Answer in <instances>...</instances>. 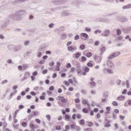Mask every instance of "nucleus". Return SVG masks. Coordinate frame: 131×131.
<instances>
[{
    "label": "nucleus",
    "instance_id": "42",
    "mask_svg": "<svg viewBox=\"0 0 131 131\" xmlns=\"http://www.w3.org/2000/svg\"><path fill=\"white\" fill-rule=\"evenodd\" d=\"M77 66V70H80V68H81V67L80 66V63L79 62H78L76 64Z\"/></svg>",
    "mask_w": 131,
    "mask_h": 131
},
{
    "label": "nucleus",
    "instance_id": "17",
    "mask_svg": "<svg viewBox=\"0 0 131 131\" xmlns=\"http://www.w3.org/2000/svg\"><path fill=\"white\" fill-rule=\"evenodd\" d=\"M7 21V22L6 23H4L3 25H2V28L3 29H5L6 27H7V26H8V24H9V22H8V20H6Z\"/></svg>",
    "mask_w": 131,
    "mask_h": 131
},
{
    "label": "nucleus",
    "instance_id": "3",
    "mask_svg": "<svg viewBox=\"0 0 131 131\" xmlns=\"http://www.w3.org/2000/svg\"><path fill=\"white\" fill-rule=\"evenodd\" d=\"M101 36L104 37H109L110 36V31L108 29H105L103 31V33L101 34Z\"/></svg>",
    "mask_w": 131,
    "mask_h": 131
},
{
    "label": "nucleus",
    "instance_id": "14",
    "mask_svg": "<svg viewBox=\"0 0 131 131\" xmlns=\"http://www.w3.org/2000/svg\"><path fill=\"white\" fill-rule=\"evenodd\" d=\"M93 60H90L89 61L87 64L86 66L88 67H93L94 66V64H93Z\"/></svg>",
    "mask_w": 131,
    "mask_h": 131
},
{
    "label": "nucleus",
    "instance_id": "26",
    "mask_svg": "<svg viewBox=\"0 0 131 131\" xmlns=\"http://www.w3.org/2000/svg\"><path fill=\"white\" fill-rule=\"evenodd\" d=\"M92 56H93V53L91 52H88L86 54V57H87V58H91Z\"/></svg>",
    "mask_w": 131,
    "mask_h": 131
},
{
    "label": "nucleus",
    "instance_id": "62",
    "mask_svg": "<svg viewBox=\"0 0 131 131\" xmlns=\"http://www.w3.org/2000/svg\"><path fill=\"white\" fill-rule=\"evenodd\" d=\"M30 95L31 96H36V93L35 92H34V91H32L30 92Z\"/></svg>",
    "mask_w": 131,
    "mask_h": 131
},
{
    "label": "nucleus",
    "instance_id": "29",
    "mask_svg": "<svg viewBox=\"0 0 131 131\" xmlns=\"http://www.w3.org/2000/svg\"><path fill=\"white\" fill-rule=\"evenodd\" d=\"M77 72L78 76L80 77L82 75V73H81V70H77Z\"/></svg>",
    "mask_w": 131,
    "mask_h": 131
},
{
    "label": "nucleus",
    "instance_id": "46",
    "mask_svg": "<svg viewBox=\"0 0 131 131\" xmlns=\"http://www.w3.org/2000/svg\"><path fill=\"white\" fill-rule=\"evenodd\" d=\"M116 83L117 85H120V83H121V80L117 79Z\"/></svg>",
    "mask_w": 131,
    "mask_h": 131
},
{
    "label": "nucleus",
    "instance_id": "23",
    "mask_svg": "<svg viewBox=\"0 0 131 131\" xmlns=\"http://www.w3.org/2000/svg\"><path fill=\"white\" fill-rule=\"evenodd\" d=\"M79 123L80 125H83L85 123L84 119L80 120L79 121Z\"/></svg>",
    "mask_w": 131,
    "mask_h": 131
},
{
    "label": "nucleus",
    "instance_id": "11",
    "mask_svg": "<svg viewBox=\"0 0 131 131\" xmlns=\"http://www.w3.org/2000/svg\"><path fill=\"white\" fill-rule=\"evenodd\" d=\"M71 119V116L68 114H66L64 115V120L66 121H69V119Z\"/></svg>",
    "mask_w": 131,
    "mask_h": 131
},
{
    "label": "nucleus",
    "instance_id": "44",
    "mask_svg": "<svg viewBox=\"0 0 131 131\" xmlns=\"http://www.w3.org/2000/svg\"><path fill=\"white\" fill-rule=\"evenodd\" d=\"M85 31H86V32H91V31H92V29L90 28L86 27L85 28Z\"/></svg>",
    "mask_w": 131,
    "mask_h": 131
},
{
    "label": "nucleus",
    "instance_id": "15",
    "mask_svg": "<svg viewBox=\"0 0 131 131\" xmlns=\"http://www.w3.org/2000/svg\"><path fill=\"white\" fill-rule=\"evenodd\" d=\"M121 17H117V19H118V20H120V19H119L118 18H121ZM127 20H128V19L127 18V17H121V22H125V21H127Z\"/></svg>",
    "mask_w": 131,
    "mask_h": 131
},
{
    "label": "nucleus",
    "instance_id": "31",
    "mask_svg": "<svg viewBox=\"0 0 131 131\" xmlns=\"http://www.w3.org/2000/svg\"><path fill=\"white\" fill-rule=\"evenodd\" d=\"M75 130L76 131H80L81 130V128H80V127L79 126H77V125H76V126L75 127Z\"/></svg>",
    "mask_w": 131,
    "mask_h": 131
},
{
    "label": "nucleus",
    "instance_id": "61",
    "mask_svg": "<svg viewBox=\"0 0 131 131\" xmlns=\"http://www.w3.org/2000/svg\"><path fill=\"white\" fill-rule=\"evenodd\" d=\"M6 83H8V80L6 79V80H4L2 82H1V84H5Z\"/></svg>",
    "mask_w": 131,
    "mask_h": 131
},
{
    "label": "nucleus",
    "instance_id": "22",
    "mask_svg": "<svg viewBox=\"0 0 131 131\" xmlns=\"http://www.w3.org/2000/svg\"><path fill=\"white\" fill-rule=\"evenodd\" d=\"M113 54H114L115 58H116V57H118V56L120 55V52H113Z\"/></svg>",
    "mask_w": 131,
    "mask_h": 131
},
{
    "label": "nucleus",
    "instance_id": "64",
    "mask_svg": "<svg viewBox=\"0 0 131 131\" xmlns=\"http://www.w3.org/2000/svg\"><path fill=\"white\" fill-rule=\"evenodd\" d=\"M84 131H93V128H86L84 129Z\"/></svg>",
    "mask_w": 131,
    "mask_h": 131
},
{
    "label": "nucleus",
    "instance_id": "12",
    "mask_svg": "<svg viewBox=\"0 0 131 131\" xmlns=\"http://www.w3.org/2000/svg\"><path fill=\"white\" fill-rule=\"evenodd\" d=\"M47 47L43 45H41L38 50V52H41V51H44L45 49H46Z\"/></svg>",
    "mask_w": 131,
    "mask_h": 131
},
{
    "label": "nucleus",
    "instance_id": "37",
    "mask_svg": "<svg viewBox=\"0 0 131 131\" xmlns=\"http://www.w3.org/2000/svg\"><path fill=\"white\" fill-rule=\"evenodd\" d=\"M21 125L23 127H26V126H27V123L26 122H23L21 123Z\"/></svg>",
    "mask_w": 131,
    "mask_h": 131
},
{
    "label": "nucleus",
    "instance_id": "2",
    "mask_svg": "<svg viewBox=\"0 0 131 131\" xmlns=\"http://www.w3.org/2000/svg\"><path fill=\"white\" fill-rule=\"evenodd\" d=\"M6 21H7V22H12L13 21H19V20L15 13V14L9 15L6 19Z\"/></svg>",
    "mask_w": 131,
    "mask_h": 131
},
{
    "label": "nucleus",
    "instance_id": "9",
    "mask_svg": "<svg viewBox=\"0 0 131 131\" xmlns=\"http://www.w3.org/2000/svg\"><path fill=\"white\" fill-rule=\"evenodd\" d=\"M123 10H128L131 9V4H128L126 5H125L122 7Z\"/></svg>",
    "mask_w": 131,
    "mask_h": 131
},
{
    "label": "nucleus",
    "instance_id": "63",
    "mask_svg": "<svg viewBox=\"0 0 131 131\" xmlns=\"http://www.w3.org/2000/svg\"><path fill=\"white\" fill-rule=\"evenodd\" d=\"M56 130H61V126H60V125L56 126Z\"/></svg>",
    "mask_w": 131,
    "mask_h": 131
},
{
    "label": "nucleus",
    "instance_id": "38",
    "mask_svg": "<svg viewBox=\"0 0 131 131\" xmlns=\"http://www.w3.org/2000/svg\"><path fill=\"white\" fill-rule=\"evenodd\" d=\"M63 83L64 84H65V85H66V86H69V85H70V83H69V82L67 80H64L63 81Z\"/></svg>",
    "mask_w": 131,
    "mask_h": 131
},
{
    "label": "nucleus",
    "instance_id": "28",
    "mask_svg": "<svg viewBox=\"0 0 131 131\" xmlns=\"http://www.w3.org/2000/svg\"><path fill=\"white\" fill-rule=\"evenodd\" d=\"M114 58H115L114 55L112 53L107 57V59L108 60H112V59H114Z\"/></svg>",
    "mask_w": 131,
    "mask_h": 131
},
{
    "label": "nucleus",
    "instance_id": "18",
    "mask_svg": "<svg viewBox=\"0 0 131 131\" xmlns=\"http://www.w3.org/2000/svg\"><path fill=\"white\" fill-rule=\"evenodd\" d=\"M21 49L22 48L21 47V46L19 45L15 47V52H19V51H20Z\"/></svg>",
    "mask_w": 131,
    "mask_h": 131
},
{
    "label": "nucleus",
    "instance_id": "30",
    "mask_svg": "<svg viewBox=\"0 0 131 131\" xmlns=\"http://www.w3.org/2000/svg\"><path fill=\"white\" fill-rule=\"evenodd\" d=\"M82 111L83 113H84L85 114L89 113V110L86 109V108H82Z\"/></svg>",
    "mask_w": 131,
    "mask_h": 131
},
{
    "label": "nucleus",
    "instance_id": "19",
    "mask_svg": "<svg viewBox=\"0 0 131 131\" xmlns=\"http://www.w3.org/2000/svg\"><path fill=\"white\" fill-rule=\"evenodd\" d=\"M30 128L32 129L33 131H34V129L36 128V127H35V125L33 123H31L30 124Z\"/></svg>",
    "mask_w": 131,
    "mask_h": 131
},
{
    "label": "nucleus",
    "instance_id": "7",
    "mask_svg": "<svg viewBox=\"0 0 131 131\" xmlns=\"http://www.w3.org/2000/svg\"><path fill=\"white\" fill-rule=\"evenodd\" d=\"M107 65L108 67L110 68H111L112 69H114V68L115 67V66H114V63L111 60L107 61Z\"/></svg>",
    "mask_w": 131,
    "mask_h": 131
},
{
    "label": "nucleus",
    "instance_id": "45",
    "mask_svg": "<svg viewBox=\"0 0 131 131\" xmlns=\"http://www.w3.org/2000/svg\"><path fill=\"white\" fill-rule=\"evenodd\" d=\"M25 76H26L28 78H29V77H30V74L29 72H27L25 73Z\"/></svg>",
    "mask_w": 131,
    "mask_h": 131
},
{
    "label": "nucleus",
    "instance_id": "20",
    "mask_svg": "<svg viewBox=\"0 0 131 131\" xmlns=\"http://www.w3.org/2000/svg\"><path fill=\"white\" fill-rule=\"evenodd\" d=\"M61 39H66L67 38V34L63 33L61 36Z\"/></svg>",
    "mask_w": 131,
    "mask_h": 131
},
{
    "label": "nucleus",
    "instance_id": "35",
    "mask_svg": "<svg viewBox=\"0 0 131 131\" xmlns=\"http://www.w3.org/2000/svg\"><path fill=\"white\" fill-rule=\"evenodd\" d=\"M87 123H88V126H89V127H92V126L94 125V123L92 121H87Z\"/></svg>",
    "mask_w": 131,
    "mask_h": 131
},
{
    "label": "nucleus",
    "instance_id": "41",
    "mask_svg": "<svg viewBox=\"0 0 131 131\" xmlns=\"http://www.w3.org/2000/svg\"><path fill=\"white\" fill-rule=\"evenodd\" d=\"M104 120L106 121V123L110 124L111 123V120L107 119V118H104Z\"/></svg>",
    "mask_w": 131,
    "mask_h": 131
},
{
    "label": "nucleus",
    "instance_id": "57",
    "mask_svg": "<svg viewBox=\"0 0 131 131\" xmlns=\"http://www.w3.org/2000/svg\"><path fill=\"white\" fill-rule=\"evenodd\" d=\"M112 105H113V106H117L118 105V103L116 101H114L112 102Z\"/></svg>",
    "mask_w": 131,
    "mask_h": 131
},
{
    "label": "nucleus",
    "instance_id": "55",
    "mask_svg": "<svg viewBox=\"0 0 131 131\" xmlns=\"http://www.w3.org/2000/svg\"><path fill=\"white\" fill-rule=\"evenodd\" d=\"M103 72L105 74H106V73H108V69H107V68L103 69Z\"/></svg>",
    "mask_w": 131,
    "mask_h": 131
},
{
    "label": "nucleus",
    "instance_id": "48",
    "mask_svg": "<svg viewBox=\"0 0 131 131\" xmlns=\"http://www.w3.org/2000/svg\"><path fill=\"white\" fill-rule=\"evenodd\" d=\"M76 107L77 109H78V110H80L81 109V106L79 104H76Z\"/></svg>",
    "mask_w": 131,
    "mask_h": 131
},
{
    "label": "nucleus",
    "instance_id": "5",
    "mask_svg": "<svg viewBox=\"0 0 131 131\" xmlns=\"http://www.w3.org/2000/svg\"><path fill=\"white\" fill-rule=\"evenodd\" d=\"M57 101H60L62 103H67L68 101V99H66L64 96H59L56 98Z\"/></svg>",
    "mask_w": 131,
    "mask_h": 131
},
{
    "label": "nucleus",
    "instance_id": "36",
    "mask_svg": "<svg viewBox=\"0 0 131 131\" xmlns=\"http://www.w3.org/2000/svg\"><path fill=\"white\" fill-rule=\"evenodd\" d=\"M117 35H118V36H119V35H121V30L119 29L117 30Z\"/></svg>",
    "mask_w": 131,
    "mask_h": 131
},
{
    "label": "nucleus",
    "instance_id": "53",
    "mask_svg": "<svg viewBox=\"0 0 131 131\" xmlns=\"http://www.w3.org/2000/svg\"><path fill=\"white\" fill-rule=\"evenodd\" d=\"M81 61L82 62H85V61H86V57H85V56H82Z\"/></svg>",
    "mask_w": 131,
    "mask_h": 131
},
{
    "label": "nucleus",
    "instance_id": "13",
    "mask_svg": "<svg viewBox=\"0 0 131 131\" xmlns=\"http://www.w3.org/2000/svg\"><path fill=\"white\" fill-rule=\"evenodd\" d=\"M125 99V97L123 95H120V96L117 97V100L118 101H123Z\"/></svg>",
    "mask_w": 131,
    "mask_h": 131
},
{
    "label": "nucleus",
    "instance_id": "39",
    "mask_svg": "<svg viewBox=\"0 0 131 131\" xmlns=\"http://www.w3.org/2000/svg\"><path fill=\"white\" fill-rule=\"evenodd\" d=\"M88 43H90V45H92V43H94V39H88Z\"/></svg>",
    "mask_w": 131,
    "mask_h": 131
},
{
    "label": "nucleus",
    "instance_id": "40",
    "mask_svg": "<svg viewBox=\"0 0 131 131\" xmlns=\"http://www.w3.org/2000/svg\"><path fill=\"white\" fill-rule=\"evenodd\" d=\"M8 49L9 51H12L14 49V45H9L8 46Z\"/></svg>",
    "mask_w": 131,
    "mask_h": 131
},
{
    "label": "nucleus",
    "instance_id": "24",
    "mask_svg": "<svg viewBox=\"0 0 131 131\" xmlns=\"http://www.w3.org/2000/svg\"><path fill=\"white\" fill-rule=\"evenodd\" d=\"M81 56V53L77 52L75 54V57L76 59H78Z\"/></svg>",
    "mask_w": 131,
    "mask_h": 131
},
{
    "label": "nucleus",
    "instance_id": "1",
    "mask_svg": "<svg viewBox=\"0 0 131 131\" xmlns=\"http://www.w3.org/2000/svg\"><path fill=\"white\" fill-rule=\"evenodd\" d=\"M26 11L25 10H19L15 12V15L17 18V19L19 20H21L25 15H26Z\"/></svg>",
    "mask_w": 131,
    "mask_h": 131
},
{
    "label": "nucleus",
    "instance_id": "52",
    "mask_svg": "<svg viewBox=\"0 0 131 131\" xmlns=\"http://www.w3.org/2000/svg\"><path fill=\"white\" fill-rule=\"evenodd\" d=\"M102 32V31L100 30H96L94 31L95 34H98V33H101Z\"/></svg>",
    "mask_w": 131,
    "mask_h": 131
},
{
    "label": "nucleus",
    "instance_id": "16",
    "mask_svg": "<svg viewBox=\"0 0 131 131\" xmlns=\"http://www.w3.org/2000/svg\"><path fill=\"white\" fill-rule=\"evenodd\" d=\"M89 84L91 88H95V86H96L97 84L96 83V82L94 81V82H90L89 83Z\"/></svg>",
    "mask_w": 131,
    "mask_h": 131
},
{
    "label": "nucleus",
    "instance_id": "59",
    "mask_svg": "<svg viewBox=\"0 0 131 131\" xmlns=\"http://www.w3.org/2000/svg\"><path fill=\"white\" fill-rule=\"evenodd\" d=\"M104 127H111V124L105 123L104 125Z\"/></svg>",
    "mask_w": 131,
    "mask_h": 131
},
{
    "label": "nucleus",
    "instance_id": "6",
    "mask_svg": "<svg viewBox=\"0 0 131 131\" xmlns=\"http://www.w3.org/2000/svg\"><path fill=\"white\" fill-rule=\"evenodd\" d=\"M80 36L82 40H86V39H89V35L85 33H81Z\"/></svg>",
    "mask_w": 131,
    "mask_h": 131
},
{
    "label": "nucleus",
    "instance_id": "27",
    "mask_svg": "<svg viewBox=\"0 0 131 131\" xmlns=\"http://www.w3.org/2000/svg\"><path fill=\"white\" fill-rule=\"evenodd\" d=\"M18 112H19V110H16L14 112V114L13 115V119H15L16 118V117H17V114H18Z\"/></svg>",
    "mask_w": 131,
    "mask_h": 131
},
{
    "label": "nucleus",
    "instance_id": "32",
    "mask_svg": "<svg viewBox=\"0 0 131 131\" xmlns=\"http://www.w3.org/2000/svg\"><path fill=\"white\" fill-rule=\"evenodd\" d=\"M62 16H68L69 15V12L68 11H63L62 12Z\"/></svg>",
    "mask_w": 131,
    "mask_h": 131
},
{
    "label": "nucleus",
    "instance_id": "4",
    "mask_svg": "<svg viewBox=\"0 0 131 131\" xmlns=\"http://www.w3.org/2000/svg\"><path fill=\"white\" fill-rule=\"evenodd\" d=\"M66 0H55L53 1V3L54 5H56L57 6H59L60 5H63L66 3Z\"/></svg>",
    "mask_w": 131,
    "mask_h": 131
},
{
    "label": "nucleus",
    "instance_id": "50",
    "mask_svg": "<svg viewBox=\"0 0 131 131\" xmlns=\"http://www.w3.org/2000/svg\"><path fill=\"white\" fill-rule=\"evenodd\" d=\"M81 93L83 95H86V94H88V92L84 90H81Z\"/></svg>",
    "mask_w": 131,
    "mask_h": 131
},
{
    "label": "nucleus",
    "instance_id": "47",
    "mask_svg": "<svg viewBox=\"0 0 131 131\" xmlns=\"http://www.w3.org/2000/svg\"><path fill=\"white\" fill-rule=\"evenodd\" d=\"M126 85L127 89H129V81L128 80H126Z\"/></svg>",
    "mask_w": 131,
    "mask_h": 131
},
{
    "label": "nucleus",
    "instance_id": "58",
    "mask_svg": "<svg viewBox=\"0 0 131 131\" xmlns=\"http://www.w3.org/2000/svg\"><path fill=\"white\" fill-rule=\"evenodd\" d=\"M74 39L75 40H78L79 39V35H76Z\"/></svg>",
    "mask_w": 131,
    "mask_h": 131
},
{
    "label": "nucleus",
    "instance_id": "25",
    "mask_svg": "<svg viewBox=\"0 0 131 131\" xmlns=\"http://www.w3.org/2000/svg\"><path fill=\"white\" fill-rule=\"evenodd\" d=\"M41 56H42V53H41L40 51H38V52H37V58H41Z\"/></svg>",
    "mask_w": 131,
    "mask_h": 131
},
{
    "label": "nucleus",
    "instance_id": "43",
    "mask_svg": "<svg viewBox=\"0 0 131 131\" xmlns=\"http://www.w3.org/2000/svg\"><path fill=\"white\" fill-rule=\"evenodd\" d=\"M100 45V41L97 40L94 42V46L95 47H98Z\"/></svg>",
    "mask_w": 131,
    "mask_h": 131
},
{
    "label": "nucleus",
    "instance_id": "54",
    "mask_svg": "<svg viewBox=\"0 0 131 131\" xmlns=\"http://www.w3.org/2000/svg\"><path fill=\"white\" fill-rule=\"evenodd\" d=\"M119 117L120 120H124V118H125V117L122 115H120Z\"/></svg>",
    "mask_w": 131,
    "mask_h": 131
},
{
    "label": "nucleus",
    "instance_id": "33",
    "mask_svg": "<svg viewBox=\"0 0 131 131\" xmlns=\"http://www.w3.org/2000/svg\"><path fill=\"white\" fill-rule=\"evenodd\" d=\"M83 71L87 72V73L90 72V68H89V67H85V68L83 69Z\"/></svg>",
    "mask_w": 131,
    "mask_h": 131
},
{
    "label": "nucleus",
    "instance_id": "56",
    "mask_svg": "<svg viewBox=\"0 0 131 131\" xmlns=\"http://www.w3.org/2000/svg\"><path fill=\"white\" fill-rule=\"evenodd\" d=\"M46 118L48 119V121H51V115H47Z\"/></svg>",
    "mask_w": 131,
    "mask_h": 131
},
{
    "label": "nucleus",
    "instance_id": "34",
    "mask_svg": "<svg viewBox=\"0 0 131 131\" xmlns=\"http://www.w3.org/2000/svg\"><path fill=\"white\" fill-rule=\"evenodd\" d=\"M79 48L80 50H82V51H83L85 49V45L84 44H82L80 46Z\"/></svg>",
    "mask_w": 131,
    "mask_h": 131
},
{
    "label": "nucleus",
    "instance_id": "60",
    "mask_svg": "<svg viewBox=\"0 0 131 131\" xmlns=\"http://www.w3.org/2000/svg\"><path fill=\"white\" fill-rule=\"evenodd\" d=\"M112 115L114 120L117 119V117H116V115L114 113H112Z\"/></svg>",
    "mask_w": 131,
    "mask_h": 131
},
{
    "label": "nucleus",
    "instance_id": "51",
    "mask_svg": "<svg viewBox=\"0 0 131 131\" xmlns=\"http://www.w3.org/2000/svg\"><path fill=\"white\" fill-rule=\"evenodd\" d=\"M75 71V68H74V67H72L71 68V70H70V72L71 73H74V71Z\"/></svg>",
    "mask_w": 131,
    "mask_h": 131
},
{
    "label": "nucleus",
    "instance_id": "10",
    "mask_svg": "<svg viewBox=\"0 0 131 131\" xmlns=\"http://www.w3.org/2000/svg\"><path fill=\"white\" fill-rule=\"evenodd\" d=\"M81 1L79 0H75L72 2V5H80Z\"/></svg>",
    "mask_w": 131,
    "mask_h": 131
},
{
    "label": "nucleus",
    "instance_id": "8",
    "mask_svg": "<svg viewBox=\"0 0 131 131\" xmlns=\"http://www.w3.org/2000/svg\"><path fill=\"white\" fill-rule=\"evenodd\" d=\"M77 50V47L73 46H69L68 47V51L69 52H71L72 53H73V51H76Z\"/></svg>",
    "mask_w": 131,
    "mask_h": 131
},
{
    "label": "nucleus",
    "instance_id": "21",
    "mask_svg": "<svg viewBox=\"0 0 131 131\" xmlns=\"http://www.w3.org/2000/svg\"><path fill=\"white\" fill-rule=\"evenodd\" d=\"M32 113L34 116H38L39 115V112L33 111Z\"/></svg>",
    "mask_w": 131,
    "mask_h": 131
},
{
    "label": "nucleus",
    "instance_id": "49",
    "mask_svg": "<svg viewBox=\"0 0 131 131\" xmlns=\"http://www.w3.org/2000/svg\"><path fill=\"white\" fill-rule=\"evenodd\" d=\"M31 51H28L26 53H25L24 54V57H27L28 56H29V55H30V54H31Z\"/></svg>",
    "mask_w": 131,
    "mask_h": 131
}]
</instances>
